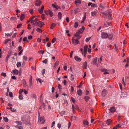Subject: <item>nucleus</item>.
<instances>
[{"label":"nucleus","mask_w":129,"mask_h":129,"mask_svg":"<svg viewBox=\"0 0 129 129\" xmlns=\"http://www.w3.org/2000/svg\"><path fill=\"white\" fill-rule=\"evenodd\" d=\"M23 91V89H20L19 91V93L20 94H21Z\"/></svg>","instance_id":"09e8293b"},{"label":"nucleus","mask_w":129,"mask_h":129,"mask_svg":"<svg viewBox=\"0 0 129 129\" xmlns=\"http://www.w3.org/2000/svg\"><path fill=\"white\" fill-rule=\"evenodd\" d=\"M41 4V1L40 0H37L36 1L35 5L37 6H40Z\"/></svg>","instance_id":"f8f14e48"},{"label":"nucleus","mask_w":129,"mask_h":129,"mask_svg":"<svg viewBox=\"0 0 129 129\" xmlns=\"http://www.w3.org/2000/svg\"><path fill=\"white\" fill-rule=\"evenodd\" d=\"M13 73L15 75H17L18 74V73L19 72V71L18 70L16 69H15V70H14L13 71Z\"/></svg>","instance_id":"aec40b11"},{"label":"nucleus","mask_w":129,"mask_h":129,"mask_svg":"<svg viewBox=\"0 0 129 129\" xmlns=\"http://www.w3.org/2000/svg\"><path fill=\"white\" fill-rule=\"evenodd\" d=\"M44 23L42 22L41 21H39L37 22L36 25L37 26H39L40 27H41L43 25Z\"/></svg>","instance_id":"423d86ee"},{"label":"nucleus","mask_w":129,"mask_h":129,"mask_svg":"<svg viewBox=\"0 0 129 129\" xmlns=\"http://www.w3.org/2000/svg\"><path fill=\"white\" fill-rule=\"evenodd\" d=\"M10 40V39H7L4 42L5 44H6Z\"/></svg>","instance_id":"49530a36"},{"label":"nucleus","mask_w":129,"mask_h":129,"mask_svg":"<svg viewBox=\"0 0 129 129\" xmlns=\"http://www.w3.org/2000/svg\"><path fill=\"white\" fill-rule=\"evenodd\" d=\"M112 121V120L111 119H109L106 121V122L107 124L109 125Z\"/></svg>","instance_id":"5701e85b"},{"label":"nucleus","mask_w":129,"mask_h":129,"mask_svg":"<svg viewBox=\"0 0 129 129\" xmlns=\"http://www.w3.org/2000/svg\"><path fill=\"white\" fill-rule=\"evenodd\" d=\"M51 44L50 43H48L46 45V46L48 47H49L50 46Z\"/></svg>","instance_id":"338daca9"},{"label":"nucleus","mask_w":129,"mask_h":129,"mask_svg":"<svg viewBox=\"0 0 129 129\" xmlns=\"http://www.w3.org/2000/svg\"><path fill=\"white\" fill-rule=\"evenodd\" d=\"M28 38L29 40H31L32 38V36L31 35L28 36Z\"/></svg>","instance_id":"774afa93"},{"label":"nucleus","mask_w":129,"mask_h":129,"mask_svg":"<svg viewBox=\"0 0 129 129\" xmlns=\"http://www.w3.org/2000/svg\"><path fill=\"white\" fill-rule=\"evenodd\" d=\"M16 127L19 129H23V127L17 125Z\"/></svg>","instance_id":"58836bf2"},{"label":"nucleus","mask_w":129,"mask_h":129,"mask_svg":"<svg viewBox=\"0 0 129 129\" xmlns=\"http://www.w3.org/2000/svg\"><path fill=\"white\" fill-rule=\"evenodd\" d=\"M75 4L77 3L80 4L81 3V2L80 0H76L75 1Z\"/></svg>","instance_id":"c85d7f7f"},{"label":"nucleus","mask_w":129,"mask_h":129,"mask_svg":"<svg viewBox=\"0 0 129 129\" xmlns=\"http://www.w3.org/2000/svg\"><path fill=\"white\" fill-rule=\"evenodd\" d=\"M107 93V90L105 89H104L102 92V95L103 96H105Z\"/></svg>","instance_id":"1a4fd4ad"},{"label":"nucleus","mask_w":129,"mask_h":129,"mask_svg":"<svg viewBox=\"0 0 129 129\" xmlns=\"http://www.w3.org/2000/svg\"><path fill=\"white\" fill-rule=\"evenodd\" d=\"M19 99L20 100H22L23 99V98L22 95L21 94H20L19 96Z\"/></svg>","instance_id":"e433bc0d"},{"label":"nucleus","mask_w":129,"mask_h":129,"mask_svg":"<svg viewBox=\"0 0 129 129\" xmlns=\"http://www.w3.org/2000/svg\"><path fill=\"white\" fill-rule=\"evenodd\" d=\"M75 13H77L81 11L80 9L79 8H76L74 10Z\"/></svg>","instance_id":"dca6fc26"},{"label":"nucleus","mask_w":129,"mask_h":129,"mask_svg":"<svg viewBox=\"0 0 129 129\" xmlns=\"http://www.w3.org/2000/svg\"><path fill=\"white\" fill-rule=\"evenodd\" d=\"M38 52L39 53H42V54H43L44 53V51L43 50H41L39 51Z\"/></svg>","instance_id":"f704fd0d"},{"label":"nucleus","mask_w":129,"mask_h":129,"mask_svg":"<svg viewBox=\"0 0 129 129\" xmlns=\"http://www.w3.org/2000/svg\"><path fill=\"white\" fill-rule=\"evenodd\" d=\"M39 121L41 122L42 124H44L45 122V120H44V117H40V119L39 118Z\"/></svg>","instance_id":"0eeeda50"},{"label":"nucleus","mask_w":129,"mask_h":129,"mask_svg":"<svg viewBox=\"0 0 129 129\" xmlns=\"http://www.w3.org/2000/svg\"><path fill=\"white\" fill-rule=\"evenodd\" d=\"M21 65V63L20 62H17V63L16 64V66H17V68L20 67Z\"/></svg>","instance_id":"473e14b6"},{"label":"nucleus","mask_w":129,"mask_h":129,"mask_svg":"<svg viewBox=\"0 0 129 129\" xmlns=\"http://www.w3.org/2000/svg\"><path fill=\"white\" fill-rule=\"evenodd\" d=\"M97 58L95 57L93 59V64L94 65H96V61H97Z\"/></svg>","instance_id":"412c9836"},{"label":"nucleus","mask_w":129,"mask_h":129,"mask_svg":"<svg viewBox=\"0 0 129 129\" xmlns=\"http://www.w3.org/2000/svg\"><path fill=\"white\" fill-rule=\"evenodd\" d=\"M45 69H43L42 71V74L43 75H44V74L45 73Z\"/></svg>","instance_id":"6e6d98bb"},{"label":"nucleus","mask_w":129,"mask_h":129,"mask_svg":"<svg viewBox=\"0 0 129 129\" xmlns=\"http://www.w3.org/2000/svg\"><path fill=\"white\" fill-rule=\"evenodd\" d=\"M75 60L77 61L80 62L81 61V59L78 56H75Z\"/></svg>","instance_id":"f3484780"},{"label":"nucleus","mask_w":129,"mask_h":129,"mask_svg":"<svg viewBox=\"0 0 129 129\" xmlns=\"http://www.w3.org/2000/svg\"><path fill=\"white\" fill-rule=\"evenodd\" d=\"M101 37L103 38L106 39L108 37V34L106 32H103L101 34Z\"/></svg>","instance_id":"20e7f679"},{"label":"nucleus","mask_w":129,"mask_h":129,"mask_svg":"<svg viewBox=\"0 0 129 129\" xmlns=\"http://www.w3.org/2000/svg\"><path fill=\"white\" fill-rule=\"evenodd\" d=\"M31 25L30 24H28V27H27V29H30L31 28Z\"/></svg>","instance_id":"13d9d810"},{"label":"nucleus","mask_w":129,"mask_h":129,"mask_svg":"<svg viewBox=\"0 0 129 129\" xmlns=\"http://www.w3.org/2000/svg\"><path fill=\"white\" fill-rule=\"evenodd\" d=\"M65 112L64 111H62L61 112V115L62 116H63L64 115V114L65 113Z\"/></svg>","instance_id":"c03bdc74"},{"label":"nucleus","mask_w":129,"mask_h":129,"mask_svg":"<svg viewBox=\"0 0 129 129\" xmlns=\"http://www.w3.org/2000/svg\"><path fill=\"white\" fill-rule=\"evenodd\" d=\"M89 98V97L87 96H85L84 97V99L86 102H87Z\"/></svg>","instance_id":"7c9ffc66"},{"label":"nucleus","mask_w":129,"mask_h":129,"mask_svg":"<svg viewBox=\"0 0 129 129\" xmlns=\"http://www.w3.org/2000/svg\"><path fill=\"white\" fill-rule=\"evenodd\" d=\"M88 48V46L87 45H85L84 46V52L87 53V51Z\"/></svg>","instance_id":"393cba45"},{"label":"nucleus","mask_w":129,"mask_h":129,"mask_svg":"<svg viewBox=\"0 0 129 129\" xmlns=\"http://www.w3.org/2000/svg\"><path fill=\"white\" fill-rule=\"evenodd\" d=\"M111 24L109 22H106L105 23L104 25V27H109L111 25Z\"/></svg>","instance_id":"a211bd4d"},{"label":"nucleus","mask_w":129,"mask_h":129,"mask_svg":"<svg viewBox=\"0 0 129 129\" xmlns=\"http://www.w3.org/2000/svg\"><path fill=\"white\" fill-rule=\"evenodd\" d=\"M56 40V39L55 38H53L51 42L52 43H54Z\"/></svg>","instance_id":"603ef678"},{"label":"nucleus","mask_w":129,"mask_h":129,"mask_svg":"<svg viewBox=\"0 0 129 129\" xmlns=\"http://www.w3.org/2000/svg\"><path fill=\"white\" fill-rule=\"evenodd\" d=\"M21 121L25 124H29V117L25 115L22 116L21 118Z\"/></svg>","instance_id":"f257e3e1"},{"label":"nucleus","mask_w":129,"mask_h":129,"mask_svg":"<svg viewBox=\"0 0 129 129\" xmlns=\"http://www.w3.org/2000/svg\"><path fill=\"white\" fill-rule=\"evenodd\" d=\"M48 62V60L47 59H45L44 60L42 61V62L43 63L46 64Z\"/></svg>","instance_id":"a19ab883"},{"label":"nucleus","mask_w":129,"mask_h":129,"mask_svg":"<svg viewBox=\"0 0 129 129\" xmlns=\"http://www.w3.org/2000/svg\"><path fill=\"white\" fill-rule=\"evenodd\" d=\"M11 111L13 112H16V109H14V108H12V109H11Z\"/></svg>","instance_id":"69168bd1"},{"label":"nucleus","mask_w":129,"mask_h":129,"mask_svg":"<svg viewBox=\"0 0 129 129\" xmlns=\"http://www.w3.org/2000/svg\"><path fill=\"white\" fill-rule=\"evenodd\" d=\"M83 123V124L84 125V126H87L88 125V122L86 120H84Z\"/></svg>","instance_id":"9b49d317"},{"label":"nucleus","mask_w":129,"mask_h":129,"mask_svg":"<svg viewBox=\"0 0 129 129\" xmlns=\"http://www.w3.org/2000/svg\"><path fill=\"white\" fill-rule=\"evenodd\" d=\"M44 6L43 5L41 7V9L39 8L38 9V11L40 14H42L43 13L44 10Z\"/></svg>","instance_id":"ddd939ff"},{"label":"nucleus","mask_w":129,"mask_h":129,"mask_svg":"<svg viewBox=\"0 0 129 129\" xmlns=\"http://www.w3.org/2000/svg\"><path fill=\"white\" fill-rule=\"evenodd\" d=\"M62 16V14L60 12H58V18L60 19H61Z\"/></svg>","instance_id":"b1692460"},{"label":"nucleus","mask_w":129,"mask_h":129,"mask_svg":"<svg viewBox=\"0 0 129 129\" xmlns=\"http://www.w3.org/2000/svg\"><path fill=\"white\" fill-rule=\"evenodd\" d=\"M31 96L32 98H36L37 97L36 95L34 94H32L31 95Z\"/></svg>","instance_id":"4c0bfd02"},{"label":"nucleus","mask_w":129,"mask_h":129,"mask_svg":"<svg viewBox=\"0 0 129 129\" xmlns=\"http://www.w3.org/2000/svg\"><path fill=\"white\" fill-rule=\"evenodd\" d=\"M45 12L47 15H49L51 17L53 16V14L51 10H49L47 12L45 11Z\"/></svg>","instance_id":"7ed1b4c3"},{"label":"nucleus","mask_w":129,"mask_h":129,"mask_svg":"<svg viewBox=\"0 0 129 129\" xmlns=\"http://www.w3.org/2000/svg\"><path fill=\"white\" fill-rule=\"evenodd\" d=\"M23 84L24 87H26L27 86L26 85V82L25 80H23Z\"/></svg>","instance_id":"2f4dec72"},{"label":"nucleus","mask_w":129,"mask_h":129,"mask_svg":"<svg viewBox=\"0 0 129 129\" xmlns=\"http://www.w3.org/2000/svg\"><path fill=\"white\" fill-rule=\"evenodd\" d=\"M111 12V10L109 9L106 12L103 13V14L106 17L107 16L109 18V19H112V18L111 17L110 15Z\"/></svg>","instance_id":"f03ea898"},{"label":"nucleus","mask_w":129,"mask_h":129,"mask_svg":"<svg viewBox=\"0 0 129 129\" xmlns=\"http://www.w3.org/2000/svg\"><path fill=\"white\" fill-rule=\"evenodd\" d=\"M100 70L102 72H103L108 71L106 69H101Z\"/></svg>","instance_id":"79ce46f5"},{"label":"nucleus","mask_w":129,"mask_h":129,"mask_svg":"<svg viewBox=\"0 0 129 129\" xmlns=\"http://www.w3.org/2000/svg\"><path fill=\"white\" fill-rule=\"evenodd\" d=\"M1 75L4 77H5L6 76V74L5 73H1Z\"/></svg>","instance_id":"e2e57ef3"},{"label":"nucleus","mask_w":129,"mask_h":129,"mask_svg":"<svg viewBox=\"0 0 129 129\" xmlns=\"http://www.w3.org/2000/svg\"><path fill=\"white\" fill-rule=\"evenodd\" d=\"M12 35V34L11 33L10 34L8 33L6 34V36H10Z\"/></svg>","instance_id":"052dcab7"},{"label":"nucleus","mask_w":129,"mask_h":129,"mask_svg":"<svg viewBox=\"0 0 129 129\" xmlns=\"http://www.w3.org/2000/svg\"><path fill=\"white\" fill-rule=\"evenodd\" d=\"M56 25V24H55L54 23H52V24H51V27H54Z\"/></svg>","instance_id":"680f3d73"},{"label":"nucleus","mask_w":129,"mask_h":129,"mask_svg":"<svg viewBox=\"0 0 129 129\" xmlns=\"http://www.w3.org/2000/svg\"><path fill=\"white\" fill-rule=\"evenodd\" d=\"M97 12V11L96 10H95L94 11L92 12L91 13L92 16H94L96 14Z\"/></svg>","instance_id":"4be33fe9"},{"label":"nucleus","mask_w":129,"mask_h":129,"mask_svg":"<svg viewBox=\"0 0 129 129\" xmlns=\"http://www.w3.org/2000/svg\"><path fill=\"white\" fill-rule=\"evenodd\" d=\"M85 29V28L83 26H82V28H80L78 30V33H79V34H81L82 33L84 29Z\"/></svg>","instance_id":"9d476101"},{"label":"nucleus","mask_w":129,"mask_h":129,"mask_svg":"<svg viewBox=\"0 0 129 129\" xmlns=\"http://www.w3.org/2000/svg\"><path fill=\"white\" fill-rule=\"evenodd\" d=\"M23 92L25 94H26L28 93V91L26 90L25 89H24L23 90Z\"/></svg>","instance_id":"864d4df0"},{"label":"nucleus","mask_w":129,"mask_h":129,"mask_svg":"<svg viewBox=\"0 0 129 129\" xmlns=\"http://www.w3.org/2000/svg\"><path fill=\"white\" fill-rule=\"evenodd\" d=\"M39 82L41 83L43 82V81L41 79L39 78L38 79Z\"/></svg>","instance_id":"bf43d9fd"},{"label":"nucleus","mask_w":129,"mask_h":129,"mask_svg":"<svg viewBox=\"0 0 129 129\" xmlns=\"http://www.w3.org/2000/svg\"><path fill=\"white\" fill-rule=\"evenodd\" d=\"M23 59L25 61L27 60V58L26 56H23Z\"/></svg>","instance_id":"4d7b16f0"},{"label":"nucleus","mask_w":129,"mask_h":129,"mask_svg":"<svg viewBox=\"0 0 129 129\" xmlns=\"http://www.w3.org/2000/svg\"><path fill=\"white\" fill-rule=\"evenodd\" d=\"M111 113L115 112L116 111L115 108L114 107H110L109 109Z\"/></svg>","instance_id":"6e6552de"},{"label":"nucleus","mask_w":129,"mask_h":129,"mask_svg":"<svg viewBox=\"0 0 129 129\" xmlns=\"http://www.w3.org/2000/svg\"><path fill=\"white\" fill-rule=\"evenodd\" d=\"M32 77L31 76H30V78L29 80V82H32Z\"/></svg>","instance_id":"de8ad7c7"},{"label":"nucleus","mask_w":129,"mask_h":129,"mask_svg":"<svg viewBox=\"0 0 129 129\" xmlns=\"http://www.w3.org/2000/svg\"><path fill=\"white\" fill-rule=\"evenodd\" d=\"M23 41H27V42H28V41L27 40V38L26 37H24L23 39Z\"/></svg>","instance_id":"8fccbe9b"},{"label":"nucleus","mask_w":129,"mask_h":129,"mask_svg":"<svg viewBox=\"0 0 129 129\" xmlns=\"http://www.w3.org/2000/svg\"><path fill=\"white\" fill-rule=\"evenodd\" d=\"M77 93L78 95L81 96L82 94V92L80 89H79L77 90Z\"/></svg>","instance_id":"4468645a"},{"label":"nucleus","mask_w":129,"mask_h":129,"mask_svg":"<svg viewBox=\"0 0 129 129\" xmlns=\"http://www.w3.org/2000/svg\"><path fill=\"white\" fill-rule=\"evenodd\" d=\"M36 30L38 32L42 33V31L41 29L40 28H37L36 29Z\"/></svg>","instance_id":"bb28decb"},{"label":"nucleus","mask_w":129,"mask_h":129,"mask_svg":"<svg viewBox=\"0 0 129 129\" xmlns=\"http://www.w3.org/2000/svg\"><path fill=\"white\" fill-rule=\"evenodd\" d=\"M9 95L10 97H13V93L12 92H10L9 93Z\"/></svg>","instance_id":"5fc2aeb1"},{"label":"nucleus","mask_w":129,"mask_h":129,"mask_svg":"<svg viewBox=\"0 0 129 129\" xmlns=\"http://www.w3.org/2000/svg\"><path fill=\"white\" fill-rule=\"evenodd\" d=\"M72 41L73 44L76 45L79 43V42L77 39H75L73 38H72Z\"/></svg>","instance_id":"39448f33"},{"label":"nucleus","mask_w":129,"mask_h":129,"mask_svg":"<svg viewBox=\"0 0 129 129\" xmlns=\"http://www.w3.org/2000/svg\"><path fill=\"white\" fill-rule=\"evenodd\" d=\"M35 18V17L34 16L32 18H30V22L31 23H33V24H34V23H35L34 21V19Z\"/></svg>","instance_id":"2eb2a0df"},{"label":"nucleus","mask_w":129,"mask_h":129,"mask_svg":"<svg viewBox=\"0 0 129 129\" xmlns=\"http://www.w3.org/2000/svg\"><path fill=\"white\" fill-rule=\"evenodd\" d=\"M79 34V33H78V31H77L76 34H75L74 35V36L76 37H78L79 36V34Z\"/></svg>","instance_id":"c9c22d12"},{"label":"nucleus","mask_w":129,"mask_h":129,"mask_svg":"<svg viewBox=\"0 0 129 129\" xmlns=\"http://www.w3.org/2000/svg\"><path fill=\"white\" fill-rule=\"evenodd\" d=\"M22 25L21 24H19L17 26V28H20L21 26H22Z\"/></svg>","instance_id":"a18cd8bd"},{"label":"nucleus","mask_w":129,"mask_h":129,"mask_svg":"<svg viewBox=\"0 0 129 129\" xmlns=\"http://www.w3.org/2000/svg\"><path fill=\"white\" fill-rule=\"evenodd\" d=\"M78 26V23L76 22H75L74 23V27L75 28H77Z\"/></svg>","instance_id":"cd10ccee"},{"label":"nucleus","mask_w":129,"mask_h":129,"mask_svg":"<svg viewBox=\"0 0 129 129\" xmlns=\"http://www.w3.org/2000/svg\"><path fill=\"white\" fill-rule=\"evenodd\" d=\"M12 52V51L11 50H9L8 52V55L10 56Z\"/></svg>","instance_id":"0e129e2a"},{"label":"nucleus","mask_w":129,"mask_h":129,"mask_svg":"<svg viewBox=\"0 0 129 129\" xmlns=\"http://www.w3.org/2000/svg\"><path fill=\"white\" fill-rule=\"evenodd\" d=\"M113 37V35L112 34H111L109 35H108V37L109 39L110 40H111Z\"/></svg>","instance_id":"c756f323"},{"label":"nucleus","mask_w":129,"mask_h":129,"mask_svg":"<svg viewBox=\"0 0 129 129\" xmlns=\"http://www.w3.org/2000/svg\"><path fill=\"white\" fill-rule=\"evenodd\" d=\"M74 77L73 75V74H71V78H70V79L72 81L74 80Z\"/></svg>","instance_id":"37998d69"},{"label":"nucleus","mask_w":129,"mask_h":129,"mask_svg":"<svg viewBox=\"0 0 129 129\" xmlns=\"http://www.w3.org/2000/svg\"><path fill=\"white\" fill-rule=\"evenodd\" d=\"M3 119L4 121L6 122H7L8 121V118L7 117H3Z\"/></svg>","instance_id":"72a5a7b5"},{"label":"nucleus","mask_w":129,"mask_h":129,"mask_svg":"<svg viewBox=\"0 0 129 129\" xmlns=\"http://www.w3.org/2000/svg\"><path fill=\"white\" fill-rule=\"evenodd\" d=\"M25 15L24 14H21L20 17V19L22 21L24 18Z\"/></svg>","instance_id":"a878e982"},{"label":"nucleus","mask_w":129,"mask_h":129,"mask_svg":"<svg viewBox=\"0 0 129 129\" xmlns=\"http://www.w3.org/2000/svg\"><path fill=\"white\" fill-rule=\"evenodd\" d=\"M87 63L86 61H85L83 64V68L86 69L87 67Z\"/></svg>","instance_id":"6ab92c4d"},{"label":"nucleus","mask_w":129,"mask_h":129,"mask_svg":"<svg viewBox=\"0 0 129 129\" xmlns=\"http://www.w3.org/2000/svg\"><path fill=\"white\" fill-rule=\"evenodd\" d=\"M35 23H34V24H33L32 25V26H33V31L32 32V33H33V32L34 31L35 29Z\"/></svg>","instance_id":"ea45409f"},{"label":"nucleus","mask_w":129,"mask_h":129,"mask_svg":"<svg viewBox=\"0 0 129 129\" xmlns=\"http://www.w3.org/2000/svg\"><path fill=\"white\" fill-rule=\"evenodd\" d=\"M91 37H90L89 38H87L86 39V40H85V41L86 42H88L89 41V40L90 39V38H91Z\"/></svg>","instance_id":"3c124183"}]
</instances>
